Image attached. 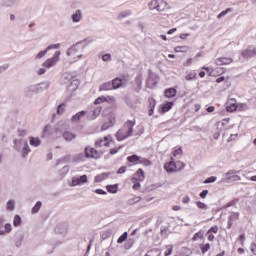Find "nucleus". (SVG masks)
<instances>
[{"label":"nucleus","mask_w":256,"mask_h":256,"mask_svg":"<svg viewBox=\"0 0 256 256\" xmlns=\"http://www.w3.org/2000/svg\"><path fill=\"white\" fill-rule=\"evenodd\" d=\"M135 245V240L133 238L128 239L127 243L124 245L126 250L131 249Z\"/></svg>","instance_id":"obj_44"},{"label":"nucleus","mask_w":256,"mask_h":256,"mask_svg":"<svg viewBox=\"0 0 256 256\" xmlns=\"http://www.w3.org/2000/svg\"><path fill=\"white\" fill-rule=\"evenodd\" d=\"M164 95L168 99H173V97H176V95H177V89H175V88L166 89L164 92Z\"/></svg>","instance_id":"obj_25"},{"label":"nucleus","mask_w":256,"mask_h":256,"mask_svg":"<svg viewBox=\"0 0 256 256\" xmlns=\"http://www.w3.org/2000/svg\"><path fill=\"white\" fill-rule=\"evenodd\" d=\"M18 153H21L23 159H26L27 155L31 153V148L29 147V143H27V141H24L23 146Z\"/></svg>","instance_id":"obj_11"},{"label":"nucleus","mask_w":256,"mask_h":256,"mask_svg":"<svg viewBox=\"0 0 256 256\" xmlns=\"http://www.w3.org/2000/svg\"><path fill=\"white\" fill-rule=\"evenodd\" d=\"M139 201H141V197L134 196V197L128 199V205H135V204L139 203Z\"/></svg>","instance_id":"obj_37"},{"label":"nucleus","mask_w":256,"mask_h":256,"mask_svg":"<svg viewBox=\"0 0 256 256\" xmlns=\"http://www.w3.org/2000/svg\"><path fill=\"white\" fill-rule=\"evenodd\" d=\"M68 129L69 127L65 122H59L55 128V133H59V135H63V133Z\"/></svg>","instance_id":"obj_14"},{"label":"nucleus","mask_w":256,"mask_h":256,"mask_svg":"<svg viewBox=\"0 0 256 256\" xmlns=\"http://www.w3.org/2000/svg\"><path fill=\"white\" fill-rule=\"evenodd\" d=\"M241 171L239 170H229L224 177L222 178V183H231L233 180V176L237 175V173H240Z\"/></svg>","instance_id":"obj_7"},{"label":"nucleus","mask_w":256,"mask_h":256,"mask_svg":"<svg viewBox=\"0 0 256 256\" xmlns=\"http://www.w3.org/2000/svg\"><path fill=\"white\" fill-rule=\"evenodd\" d=\"M127 171V166H122L118 169L117 173L118 175H123Z\"/></svg>","instance_id":"obj_62"},{"label":"nucleus","mask_w":256,"mask_h":256,"mask_svg":"<svg viewBox=\"0 0 256 256\" xmlns=\"http://www.w3.org/2000/svg\"><path fill=\"white\" fill-rule=\"evenodd\" d=\"M197 239H203V231H199L194 234L192 241H197Z\"/></svg>","instance_id":"obj_48"},{"label":"nucleus","mask_w":256,"mask_h":256,"mask_svg":"<svg viewBox=\"0 0 256 256\" xmlns=\"http://www.w3.org/2000/svg\"><path fill=\"white\" fill-rule=\"evenodd\" d=\"M101 106L94 108L92 115L88 116L89 121H95L101 115Z\"/></svg>","instance_id":"obj_16"},{"label":"nucleus","mask_w":256,"mask_h":256,"mask_svg":"<svg viewBox=\"0 0 256 256\" xmlns=\"http://www.w3.org/2000/svg\"><path fill=\"white\" fill-rule=\"evenodd\" d=\"M94 193H96L97 195H107V191L103 189H96Z\"/></svg>","instance_id":"obj_63"},{"label":"nucleus","mask_w":256,"mask_h":256,"mask_svg":"<svg viewBox=\"0 0 256 256\" xmlns=\"http://www.w3.org/2000/svg\"><path fill=\"white\" fill-rule=\"evenodd\" d=\"M241 56L244 59H252V57H256V47L248 46L247 49H245L241 52Z\"/></svg>","instance_id":"obj_5"},{"label":"nucleus","mask_w":256,"mask_h":256,"mask_svg":"<svg viewBox=\"0 0 256 256\" xmlns=\"http://www.w3.org/2000/svg\"><path fill=\"white\" fill-rule=\"evenodd\" d=\"M107 98L105 96H100L94 101V105H100V103H105Z\"/></svg>","instance_id":"obj_47"},{"label":"nucleus","mask_w":256,"mask_h":256,"mask_svg":"<svg viewBox=\"0 0 256 256\" xmlns=\"http://www.w3.org/2000/svg\"><path fill=\"white\" fill-rule=\"evenodd\" d=\"M29 143L31 147H39L41 145V139L39 137H29Z\"/></svg>","instance_id":"obj_27"},{"label":"nucleus","mask_w":256,"mask_h":256,"mask_svg":"<svg viewBox=\"0 0 256 256\" xmlns=\"http://www.w3.org/2000/svg\"><path fill=\"white\" fill-rule=\"evenodd\" d=\"M42 205H43V203H41V201L36 202V204L32 208V214L35 215L36 213H39V211L41 210Z\"/></svg>","instance_id":"obj_34"},{"label":"nucleus","mask_w":256,"mask_h":256,"mask_svg":"<svg viewBox=\"0 0 256 256\" xmlns=\"http://www.w3.org/2000/svg\"><path fill=\"white\" fill-rule=\"evenodd\" d=\"M19 3V0H4L2 2V7H5L6 9H9L11 7H15Z\"/></svg>","instance_id":"obj_23"},{"label":"nucleus","mask_w":256,"mask_h":256,"mask_svg":"<svg viewBox=\"0 0 256 256\" xmlns=\"http://www.w3.org/2000/svg\"><path fill=\"white\" fill-rule=\"evenodd\" d=\"M106 189L108 193L115 194L117 191H119V185L118 184H113V185H107Z\"/></svg>","instance_id":"obj_30"},{"label":"nucleus","mask_w":256,"mask_h":256,"mask_svg":"<svg viewBox=\"0 0 256 256\" xmlns=\"http://www.w3.org/2000/svg\"><path fill=\"white\" fill-rule=\"evenodd\" d=\"M161 3H163L161 0H152L149 4V9H151V11H163L161 8Z\"/></svg>","instance_id":"obj_13"},{"label":"nucleus","mask_w":256,"mask_h":256,"mask_svg":"<svg viewBox=\"0 0 256 256\" xmlns=\"http://www.w3.org/2000/svg\"><path fill=\"white\" fill-rule=\"evenodd\" d=\"M59 47H61V44H51L46 48V52L49 53L51 49H59Z\"/></svg>","instance_id":"obj_49"},{"label":"nucleus","mask_w":256,"mask_h":256,"mask_svg":"<svg viewBox=\"0 0 256 256\" xmlns=\"http://www.w3.org/2000/svg\"><path fill=\"white\" fill-rule=\"evenodd\" d=\"M17 133H18V137H26L27 130H25V129H18Z\"/></svg>","instance_id":"obj_53"},{"label":"nucleus","mask_w":256,"mask_h":256,"mask_svg":"<svg viewBox=\"0 0 256 256\" xmlns=\"http://www.w3.org/2000/svg\"><path fill=\"white\" fill-rule=\"evenodd\" d=\"M109 139H111V136H105L104 138H99L95 142V147H109Z\"/></svg>","instance_id":"obj_9"},{"label":"nucleus","mask_w":256,"mask_h":256,"mask_svg":"<svg viewBox=\"0 0 256 256\" xmlns=\"http://www.w3.org/2000/svg\"><path fill=\"white\" fill-rule=\"evenodd\" d=\"M127 237H129V233L124 232L118 239L117 243L121 245V243H125L127 241Z\"/></svg>","instance_id":"obj_36"},{"label":"nucleus","mask_w":256,"mask_h":256,"mask_svg":"<svg viewBox=\"0 0 256 256\" xmlns=\"http://www.w3.org/2000/svg\"><path fill=\"white\" fill-rule=\"evenodd\" d=\"M200 249H201V253L203 255H205V253H207V251H209V249H211V244L207 243L205 245H200Z\"/></svg>","instance_id":"obj_40"},{"label":"nucleus","mask_w":256,"mask_h":256,"mask_svg":"<svg viewBox=\"0 0 256 256\" xmlns=\"http://www.w3.org/2000/svg\"><path fill=\"white\" fill-rule=\"evenodd\" d=\"M216 65H230V63H233L232 58H227V57H221L217 58L215 60Z\"/></svg>","instance_id":"obj_15"},{"label":"nucleus","mask_w":256,"mask_h":256,"mask_svg":"<svg viewBox=\"0 0 256 256\" xmlns=\"http://www.w3.org/2000/svg\"><path fill=\"white\" fill-rule=\"evenodd\" d=\"M72 187H77V185H81V182H79V178H73L71 181Z\"/></svg>","instance_id":"obj_60"},{"label":"nucleus","mask_w":256,"mask_h":256,"mask_svg":"<svg viewBox=\"0 0 256 256\" xmlns=\"http://www.w3.org/2000/svg\"><path fill=\"white\" fill-rule=\"evenodd\" d=\"M133 15V11L131 10H124L118 14L117 19L121 21L122 19H126V17H131Z\"/></svg>","instance_id":"obj_29"},{"label":"nucleus","mask_w":256,"mask_h":256,"mask_svg":"<svg viewBox=\"0 0 256 256\" xmlns=\"http://www.w3.org/2000/svg\"><path fill=\"white\" fill-rule=\"evenodd\" d=\"M187 46H176L174 51L176 53H187Z\"/></svg>","instance_id":"obj_42"},{"label":"nucleus","mask_w":256,"mask_h":256,"mask_svg":"<svg viewBox=\"0 0 256 256\" xmlns=\"http://www.w3.org/2000/svg\"><path fill=\"white\" fill-rule=\"evenodd\" d=\"M45 55H47V50H42L36 55V59H43Z\"/></svg>","instance_id":"obj_56"},{"label":"nucleus","mask_w":256,"mask_h":256,"mask_svg":"<svg viewBox=\"0 0 256 256\" xmlns=\"http://www.w3.org/2000/svg\"><path fill=\"white\" fill-rule=\"evenodd\" d=\"M111 175V173L104 172L97 176H95L94 181L95 183H101V181H105V179H108V177Z\"/></svg>","instance_id":"obj_22"},{"label":"nucleus","mask_w":256,"mask_h":256,"mask_svg":"<svg viewBox=\"0 0 256 256\" xmlns=\"http://www.w3.org/2000/svg\"><path fill=\"white\" fill-rule=\"evenodd\" d=\"M113 125H115V119H110L102 125L101 129L102 131H107V129H109V127H113Z\"/></svg>","instance_id":"obj_31"},{"label":"nucleus","mask_w":256,"mask_h":256,"mask_svg":"<svg viewBox=\"0 0 256 256\" xmlns=\"http://www.w3.org/2000/svg\"><path fill=\"white\" fill-rule=\"evenodd\" d=\"M4 235L6 234V233H9L10 231H12V226H11V224L10 223H6L5 225H4Z\"/></svg>","instance_id":"obj_50"},{"label":"nucleus","mask_w":256,"mask_h":256,"mask_svg":"<svg viewBox=\"0 0 256 256\" xmlns=\"http://www.w3.org/2000/svg\"><path fill=\"white\" fill-rule=\"evenodd\" d=\"M78 181L80 182V185H83V183H87V175H82L78 178Z\"/></svg>","instance_id":"obj_59"},{"label":"nucleus","mask_w":256,"mask_h":256,"mask_svg":"<svg viewBox=\"0 0 256 256\" xmlns=\"http://www.w3.org/2000/svg\"><path fill=\"white\" fill-rule=\"evenodd\" d=\"M24 91L26 95H29L30 93H39V85L34 84L27 86Z\"/></svg>","instance_id":"obj_20"},{"label":"nucleus","mask_w":256,"mask_h":256,"mask_svg":"<svg viewBox=\"0 0 256 256\" xmlns=\"http://www.w3.org/2000/svg\"><path fill=\"white\" fill-rule=\"evenodd\" d=\"M13 225H14V227H19V225H21V216L20 215L14 216Z\"/></svg>","instance_id":"obj_43"},{"label":"nucleus","mask_w":256,"mask_h":256,"mask_svg":"<svg viewBox=\"0 0 256 256\" xmlns=\"http://www.w3.org/2000/svg\"><path fill=\"white\" fill-rule=\"evenodd\" d=\"M232 9L231 8H227L226 10L222 11L219 15H218V19H221V17H225V15H227V13H231Z\"/></svg>","instance_id":"obj_52"},{"label":"nucleus","mask_w":256,"mask_h":256,"mask_svg":"<svg viewBox=\"0 0 256 256\" xmlns=\"http://www.w3.org/2000/svg\"><path fill=\"white\" fill-rule=\"evenodd\" d=\"M133 127H135V120H128L124 123L122 128H120L115 134L117 141H125V139H129V137L133 135Z\"/></svg>","instance_id":"obj_3"},{"label":"nucleus","mask_w":256,"mask_h":256,"mask_svg":"<svg viewBox=\"0 0 256 256\" xmlns=\"http://www.w3.org/2000/svg\"><path fill=\"white\" fill-rule=\"evenodd\" d=\"M99 91H113V84L111 81L105 82L100 85Z\"/></svg>","instance_id":"obj_26"},{"label":"nucleus","mask_w":256,"mask_h":256,"mask_svg":"<svg viewBox=\"0 0 256 256\" xmlns=\"http://www.w3.org/2000/svg\"><path fill=\"white\" fill-rule=\"evenodd\" d=\"M149 103V116H153V113H155V106L157 105V101H155L154 98H149L148 99Z\"/></svg>","instance_id":"obj_21"},{"label":"nucleus","mask_w":256,"mask_h":256,"mask_svg":"<svg viewBox=\"0 0 256 256\" xmlns=\"http://www.w3.org/2000/svg\"><path fill=\"white\" fill-rule=\"evenodd\" d=\"M164 167H165L167 173H173V171H175V168H173V167H175V163L174 162L166 163L164 165Z\"/></svg>","instance_id":"obj_33"},{"label":"nucleus","mask_w":256,"mask_h":256,"mask_svg":"<svg viewBox=\"0 0 256 256\" xmlns=\"http://www.w3.org/2000/svg\"><path fill=\"white\" fill-rule=\"evenodd\" d=\"M112 83V89H121L123 87V79L117 77L110 81Z\"/></svg>","instance_id":"obj_18"},{"label":"nucleus","mask_w":256,"mask_h":256,"mask_svg":"<svg viewBox=\"0 0 256 256\" xmlns=\"http://www.w3.org/2000/svg\"><path fill=\"white\" fill-rule=\"evenodd\" d=\"M39 87V92L41 91H47V89H49V82H43L40 84H36Z\"/></svg>","instance_id":"obj_39"},{"label":"nucleus","mask_w":256,"mask_h":256,"mask_svg":"<svg viewBox=\"0 0 256 256\" xmlns=\"http://www.w3.org/2000/svg\"><path fill=\"white\" fill-rule=\"evenodd\" d=\"M102 61H104L105 63L111 61V54L107 53V54H104L102 56Z\"/></svg>","instance_id":"obj_58"},{"label":"nucleus","mask_w":256,"mask_h":256,"mask_svg":"<svg viewBox=\"0 0 256 256\" xmlns=\"http://www.w3.org/2000/svg\"><path fill=\"white\" fill-rule=\"evenodd\" d=\"M226 110L229 113H233V111H237V104H235V103H228V105L226 107Z\"/></svg>","instance_id":"obj_38"},{"label":"nucleus","mask_w":256,"mask_h":256,"mask_svg":"<svg viewBox=\"0 0 256 256\" xmlns=\"http://www.w3.org/2000/svg\"><path fill=\"white\" fill-rule=\"evenodd\" d=\"M23 143H25V140L15 138L13 140V148L15 149V151H18V152L21 151L23 147Z\"/></svg>","instance_id":"obj_17"},{"label":"nucleus","mask_w":256,"mask_h":256,"mask_svg":"<svg viewBox=\"0 0 256 256\" xmlns=\"http://www.w3.org/2000/svg\"><path fill=\"white\" fill-rule=\"evenodd\" d=\"M135 181H145V171H143V169L139 168L135 172L132 177V183H135Z\"/></svg>","instance_id":"obj_8"},{"label":"nucleus","mask_w":256,"mask_h":256,"mask_svg":"<svg viewBox=\"0 0 256 256\" xmlns=\"http://www.w3.org/2000/svg\"><path fill=\"white\" fill-rule=\"evenodd\" d=\"M65 111V104H60V105H58V107H57V113H58V115H61V113H63Z\"/></svg>","instance_id":"obj_55"},{"label":"nucleus","mask_w":256,"mask_h":256,"mask_svg":"<svg viewBox=\"0 0 256 256\" xmlns=\"http://www.w3.org/2000/svg\"><path fill=\"white\" fill-rule=\"evenodd\" d=\"M89 43H93V39L86 38L84 40L77 42L67 50L66 55L68 57H72L74 59V63L75 61H79V59H83V55L77 53H83V51H85V48L87 47V45H89Z\"/></svg>","instance_id":"obj_1"},{"label":"nucleus","mask_w":256,"mask_h":256,"mask_svg":"<svg viewBox=\"0 0 256 256\" xmlns=\"http://www.w3.org/2000/svg\"><path fill=\"white\" fill-rule=\"evenodd\" d=\"M84 115H87V112H85V110H82V111L76 113L75 115H73L71 118V121L79 122V121H81V119H83Z\"/></svg>","instance_id":"obj_28"},{"label":"nucleus","mask_w":256,"mask_h":256,"mask_svg":"<svg viewBox=\"0 0 256 256\" xmlns=\"http://www.w3.org/2000/svg\"><path fill=\"white\" fill-rule=\"evenodd\" d=\"M127 161L129 163H133V165H139V163L141 161V157L138 156L137 154H134V155L128 156Z\"/></svg>","instance_id":"obj_24"},{"label":"nucleus","mask_w":256,"mask_h":256,"mask_svg":"<svg viewBox=\"0 0 256 256\" xmlns=\"http://www.w3.org/2000/svg\"><path fill=\"white\" fill-rule=\"evenodd\" d=\"M59 57H61V51H56L53 55V57L48 58L42 66L45 67V69H51V67H55L56 63H59Z\"/></svg>","instance_id":"obj_4"},{"label":"nucleus","mask_w":256,"mask_h":256,"mask_svg":"<svg viewBox=\"0 0 256 256\" xmlns=\"http://www.w3.org/2000/svg\"><path fill=\"white\" fill-rule=\"evenodd\" d=\"M3 223H5V218H3V216H0V237H3V235H5V231H3Z\"/></svg>","instance_id":"obj_45"},{"label":"nucleus","mask_w":256,"mask_h":256,"mask_svg":"<svg viewBox=\"0 0 256 256\" xmlns=\"http://www.w3.org/2000/svg\"><path fill=\"white\" fill-rule=\"evenodd\" d=\"M54 231L56 235H61L62 237H65V235H67V224H58L55 227Z\"/></svg>","instance_id":"obj_10"},{"label":"nucleus","mask_w":256,"mask_h":256,"mask_svg":"<svg viewBox=\"0 0 256 256\" xmlns=\"http://www.w3.org/2000/svg\"><path fill=\"white\" fill-rule=\"evenodd\" d=\"M166 247H167V250L165 251L164 255L169 256L173 253V245H168Z\"/></svg>","instance_id":"obj_51"},{"label":"nucleus","mask_w":256,"mask_h":256,"mask_svg":"<svg viewBox=\"0 0 256 256\" xmlns=\"http://www.w3.org/2000/svg\"><path fill=\"white\" fill-rule=\"evenodd\" d=\"M171 109H173V102H166L162 105H160L159 107V113H161V115L167 113L168 111H171Z\"/></svg>","instance_id":"obj_12"},{"label":"nucleus","mask_w":256,"mask_h":256,"mask_svg":"<svg viewBox=\"0 0 256 256\" xmlns=\"http://www.w3.org/2000/svg\"><path fill=\"white\" fill-rule=\"evenodd\" d=\"M196 205H197L198 209H203L204 211H207V209H209V207H207V204H205L201 201H197Z\"/></svg>","instance_id":"obj_46"},{"label":"nucleus","mask_w":256,"mask_h":256,"mask_svg":"<svg viewBox=\"0 0 256 256\" xmlns=\"http://www.w3.org/2000/svg\"><path fill=\"white\" fill-rule=\"evenodd\" d=\"M139 165H143L144 167H151V165H153V162H151V160L147 158L140 157Z\"/></svg>","instance_id":"obj_32"},{"label":"nucleus","mask_w":256,"mask_h":256,"mask_svg":"<svg viewBox=\"0 0 256 256\" xmlns=\"http://www.w3.org/2000/svg\"><path fill=\"white\" fill-rule=\"evenodd\" d=\"M71 21H72V23H81V21H83V10L77 9L71 15Z\"/></svg>","instance_id":"obj_6"},{"label":"nucleus","mask_w":256,"mask_h":256,"mask_svg":"<svg viewBox=\"0 0 256 256\" xmlns=\"http://www.w3.org/2000/svg\"><path fill=\"white\" fill-rule=\"evenodd\" d=\"M186 81H193V79H197V72L191 71L185 76Z\"/></svg>","instance_id":"obj_35"},{"label":"nucleus","mask_w":256,"mask_h":256,"mask_svg":"<svg viewBox=\"0 0 256 256\" xmlns=\"http://www.w3.org/2000/svg\"><path fill=\"white\" fill-rule=\"evenodd\" d=\"M140 182L141 181H137V180H134V182H132L133 183V189H135V191H137L138 189L141 188V183Z\"/></svg>","instance_id":"obj_57"},{"label":"nucleus","mask_w":256,"mask_h":256,"mask_svg":"<svg viewBox=\"0 0 256 256\" xmlns=\"http://www.w3.org/2000/svg\"><path fill=\"white\" fill-rule=\"evenodd\" d=\"M217 181V178L215 176L208 177L204 180V183H215Z\"/></svg>","instance_id":"obj_54"},{"label":"nucleus","mask_w":256,"mask_h":256,"mask_svg":"<svg viewBox=\"0 0 256 256\" xmlns=\"http://www.w3.org/2000/svg\"><path fill=\"white\" fill-rule=\"evenodd\" d=\"M62 137H63L64 141H73V139H75L77 137V135L73 132L64 131L62 133Z\"/></svg>","instance_id":"obj_19"},{"label":"nucleus","mask_w":256,"mask_h":256,"mask_svg":"<svg viewBox=\"0 0 256 256\" xmlns=\"http://www.w3.org/2000/svg\"><path fill=\"white\" fill-rule=\"evenodd\" d=\"M191 202V198L189 196H184L182 199V203H184V205H187Z\"/></svg>","instance_id":"obj_64"},{"label":"nucleus","mask_w":256,"mask_h":256,"mask_svg":"<svg viewBox=\"0 0 256 256\" xmlns=\"http://www.w3.org/2000/svg\"><path fill=\"white\" fill-rule=\"evenodd\" d=\"M8 211H13L15 209V200H9L6 204Z\"/></svg>","instance_id":"obj_41"},{"label":"nucleus","mask_w":256,"mask_h":256,"mask_svg":"<svg viewBox=\"0 0 256 256\" xmlns=\"http://www.w3.org/2000/svg\"><path fill=\"white\" fill-rule=\"evenodd\" d=\"M173 155H174V157H179V155H183V149L178 148V149L174 150Z\"/></svg>","instance_id":"obj_61"},{"label":"nucleus","mask_w":256,"mask_h":256,"mask_svg":"<svg viewBox=\"0 0 256 256\" xmlns=\"http://www.w3.org/2000/svg\"><path fill=\"white\" fill-rule=\"evenodd\" d=\"M84 153L76 154L73 157L74 163H85V159H101V153L95 148L85 147Z\"/></svg>","instance_id":"obj_2"}]
</instances>
